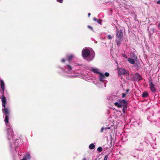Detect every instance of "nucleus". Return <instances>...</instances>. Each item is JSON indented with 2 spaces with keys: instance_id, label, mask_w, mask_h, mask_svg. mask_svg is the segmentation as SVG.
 Here are the masks:
<instances>
[{
  "instance_id": "nucleus-21",
  "label": "nucleus",
  "mask_w": 160,
  "mask_h": 160,
  "mask_svg": "<svg viewBox=\"0 0 160 160\" xmlns=\"http://www.w3.org/2000/svg\"><path fill=\"white\" fill-rule=\"evenodd\" d=\"M97 150L99 152H101L102 150V148L101 147H99L97 149Z\"/></svg>"
},
{
  "instance_id": "nucleus-37",
  "label": "nucleus",
  "mask_w": 160,
  "mask_h": 160,
  "mask_svg": "<svg viewBox=\"0 0 160 160\" xmlns=\"http://www.w3.org/2000/svg\"><path fill=\"white\" fill-rule=\"evenodd\" d=\"M26 160L25 159V158H23V159H22V160Z\"/></svg>"
},
{
  "instance_id": "nucleus-3",
  "label": "nucleus",
  "mask_w": 160,
  "mask_h": 160,
  "mask_svg": "<svg viewBox=\"0 0 160 160\" xmlns=\"http://www.w3.org/2000/svg\"><path fill=\"white\" fill-rule=\"evenodd\" d=\"M63 72V75L66 77L70 78H74L76 77L78 75H74L75 72L72 70L71 67L69 65H67L65 67V69Z\"/></svg>"
},
{
  "instance_id": "nucleus-27",
  "label": "nucleus",
  "mask_w": 160,
  "mask_h": 160,
  "mask_svg": "<svg viewBox=\"0 0 160 160\" xmlns=\"http://www.w3.org/2000/svg\"><path fill=\"white\" fill-rule=\"evenodd\" d=\"M56 0L57 2H58L61 3H62L63 2V0Z\"/></svg>"
},
{
  "instance_id": "nucleus-23",
  "label": "nucleus",
  "mask_w": 160,
  "mask_h": 160,
  "mask_svg": "<svg viewBox=\"0 0 160 160\" xmlns=\"http://www.w3.org/2000/svg\"><path fill=\"white\" fill-rule=\"evenodd\" d=\"M104 75L106 77H108L109 75V74L108 72H105L104 74Z\"/></svg>"
},
{
  "instance_id": "nucleus-30",
  "label": "nucleus",
  "mask_w": 160,
  "mask_h": 160,
  "mask_svg": "<svg viewBox=\"0 0 160 160\" xmlns=\"http://www.w3.org/2000/svg\"><path fill=\"white\" fill-rule=\"evenodd\" d=\"M157 3L158 4H160V0L157 1Z\"/></svg>"
},
{
  "instance_id": "nucleus-8",
  "label": "nucleus",
  "mask_w": 160,
  "mask_h": 160,
  "mask_svg": "<svg viewBox=\"0 0 160 160\" xmlns=\"http://www.w3.org/2000/svg\"><path fill=\"white\" fill-rule=\"evenodd\" d=\"M149 85L150 86V88L152 91L154 92L155 91L156 89L155 87V85L153 84V82L152 80L149 81Z\"/></svg>"
},
{
  "instance_id": "nucleus-29",
  "label": "nucleus",
  "mask_w": 160,
  "mask_h": 160,
  "mask_svg": "<svg viewBox=\"0 0 160 160\" xmlns=\"http://www.w3.org/2000/svg\"><path fill=\"white\" fill-rule=\"evenodd\" d=\"M104 130V128L103 127H102L101 130V132H103V130Z\"/></svg>"
},
{
  "instance_id": "nucleus-38",
  "label": "nucleus",
  "mask_w": 160,
  "mask_h": 160,
  "mask_svg": "<svg viewBox=\"0 0 160 160\" xmlns=\"http://www.w3.org/2000/svg\"><path fill=\"white\" fill-rule=\"evenodd\" d=\"M82 160H86V158H84L82 159Z\"/></svg>"
},
{
  "instance_id": "nucleus-36",
  "label": "nucleus",
  "mask_w": 160,
  "mask_h": 160,
  "mask_svg": "<svg viewBox=\"0 0 160 160\" xmlns=\"http://www.w3.org/2000/svg\"><path fill=\"white\" fill-rule=\"evenodd\" d=\"M107 129H110V127H107Z\"/></svg>"
},
{
  "instance_id": "nucleus-10",
  "label": "nucleus",
  "mask_w": 160,
  "mask_h": 160,
  "mask_svg": "<svg viewBox=\"0 0 160 160\" xmlns=\"http://www.w3.org/2000/svg\"><path fill=\"white\" fill-rule=\"evenodd\" d=\"M118 101L119 102V103L120 106L121 107L122 106L127 105V102L124 99H118Z\"/></svg>"
},
{
  "instance_id": "nucleus-19",
  "label": "nucleus",
  "mask_w": 160,
  "mask_h": 160,
  "mask_svg": "<svg viewBox=\"0 0 160 160\" xmlns=\"http://www.w3.org/2000/svg\"><path fill=\"white\" fill-rule=\"evenodd\" d=\"M95 147V145L93 143H91L89 145V148L90 149H93Z\"/></svg>"
},
{
  "instance_id": "nucleus-15",
  "label": "nucleus",
  "mask_w": 160,
  "mask_h": 160,
  "mask_svg": "<svg viewBox=\"0 0 160 160\" xmlns=\"http://www.w3.org/2000/svg\"><path fill=\"white\" fill-rule=\"evenodd\" d=\"M112 102L115 106L119 108L121 107L120 106L121 105L119 103V102L118 101V100H117V102H114L113 101Z\"/></svg>"
},
{
  "instance_id": "nucleus-13",
  "label": "nucleus",
  "mask_w": 160,
  "mask_h": 160,
  "mask_svg": "<svg viewBox=\"0 0 160 160\" xmlns=\"http://www.w3.org/2000/svg\"><path fill=\"white\" fill-rule=\"evenodd\" d=\"M136 60L133 59L132 58H128V61L132 64H133L135 63V61Z\"/></svg>"
},
{
  "instance_id": "nucleus-28",
  "label": "nucleus",
  "mask_w": 160,
  "mask_h": 160,
  "mask_svg": "<svg viewBox=\"0 0 160 160\" xmlns=\"http://www.w3.org/2000/svg\"><path fill=\"white\" fill-rule=\"evenodd\" d=\"M88 28H90V29H91V30H93L92 28V27H91V26H88Z\"/></svg>"
},
{
  "instance_id": "nucleus-18",
  "label": "nucleus",
  "mask_w": 160,
  "mask_h": 160,
  "mask_svg": "<svg viewBox=\"0 0 160 160\" xmlns=\"http://www.w3.org/2000/svg\"><path fill=\"white\" fill-rule=\"evenodd\" d=\"M148 94L147 92H144L142 94V97L143 98H146L148 96Z\"/></svg>"
},
{
  "instance_id": "nucleus-31",
  "label": "nucleus",
  "mask_w": 160,
  "mask_h": 160,
  "mask_svg": "<svg viewBox=\"0 0 160 160\" xmlns=\"http://www.w3.org/2000/svg\"><path fill=\"white\" fill-rule=\"evenodd\" d=\"M65 59H62V62H65Z\"/></svg>"
},
{
  "instance_id": "nucleus-7",
  "label": "nucleus",
  "mask_w": 160,
  "mask_h": 160,
  "mask_svg": "<svg viewBox=\"0 0 160 160\" xmlns=\"http://www.w3.org/2000/svg\"><path fill=\"white\" fill-rule=\"evenodd\" d=\"M134 80L136 81H139L142 79L141 76L138 73H136L135 74L134 76Z\"/></svg>"
},
{
  "instance_id": "nucleus-6",
  "label": "nucleus",
  "mask_w": 160,
  "mask_h": 160,
  "mask_svg": "<svg viewBox=\"0 0 160 160\" xmlns=\"http://www.w3.org/2000/svg\"><path fill=\"white\" fill-rule=\"evenodd\" d=\"M118 74L119 75H127L129 74V72L125 69L120 68L118 70Z\"/></svg>"
},
{
  "instance_id": "nucleus-11",
  "label": "nucleus",
  "mask_w": 160,
  "mask_h": 160,
  "mask_svg": "<svg viewBox=\"0 0 160 160\" xmlns=\"http://www.w3.org/2000/svg\"><path fill=\"white\" fill-rule=\"evenodd\" d=\"M23 158L26 160H30L31 158V156L29 152H27L24 155Z\"/></svg>"
},
{
  "instance_id": "nucleus-32",
  "label": "nucleus",
  "mask_w": 160,
  "mask_h": 160,
  "mask_svg": "<svg viewBox=\"0 0 160 160\" xmlns=\"http://www.w3.org/2000/svg\"><path fill=\"white\" fill-rule=\"evenodd\" d=\"M112 98H117V97L114 96H113V97H112Z\"/></svg>"
},
{
  "instance_id": "nucleus-5",
  "label": "nucleus",
  "mask_w": 160,
  "mask_h": 160,
  "mask_svg": "<svg viewBox=\"0 0 160 160\" xmlns=\"http://www.w3.org/2000/svg\"><path fill=\"white\" fill-rule=\"evenodd\" d=\"M117 39L116 42L118 45H119L121 44L123 38V32L121 30H120L117 32L116 33Z\"/></svg>"
},
{
  "instance_id": "nucleus-33",
  "label": "nucleus",
  "mask_w": 160,
  "mask_h": 160,
  "mask_svg": "<svg viewBox=\"0 0 160 160\" xmlns=\"http://www.w3.org/2000/svg\"><path fill=\"white\" fill-rule=\"evenodd\" d=\"M90 15H91L90 13H88V17H90Z\"/></svg>"
},
{
  "instance_id": "nucleus-22",
  "label": "nucleus",
  "mask_w": 160,
  "mask_h": 160,
  "mask_svg": "<svg viewBox=\"0 0 160 160\" xmlns=\"http://www.w3.org/2000/svg\"><path fill=\"white\" fill-rule=\"evenodd\" d=\"M122 55L123 57H124L125 58L128 59V58L127 56L125 55V54L124 53H123L122 54Z\"/></svg>"
},
{
  "instance_id": "nucleus-34",
  "label": "nucleus",
  "mask_w": 160,
  "mask_h": 160,
  "mask_svg": "<svg viewBox=\"0 0 160 160\" xmlns=\"http://www.w3.org/2000/svg\"><path fill=\"white\" fill-rule=\"evenodd\" d=\"M129 91V89H127V90H126V92H128Z\"/></svg>"
},
{
  "instance_id": "nucleus-12",
  "label": "nucleus",
  "mask_w": 160,
  "mask_h": 160,
  "mask_svg": "<svg viewBox=\"0 0 160 160\" xmlns=\"http://www.w3.org/2000/svg\"><path fill=\"white\" fill-rule=\"evenodd\" d=\"M99 80L103 82L105 78V76L101 73H99Z\"/></svg>"
},
{
  "instance_id": "nucleus-35",
  "label": "nucleus",
  "mask_w": 160,
  "mask_h": 160,
  "mask_svg": "<svg viewBox=\"0 0 160 160\" xmlns=\"http://www.w3.org/2000/svg\"><path fill=\"white\" fill-rule=\"evenodd\" d=\"M104 129L105 130H106L108 129L107 127L104 128Z\"/></svg>"
},
{
  "instance_id": "nucleus-39",
  "label": "nucleus",
  "mask_w": 160,
  "mask_h": 160,
  "mask_svg": "<svg viewBox=\"0 0 160 160\" xmlns=\"http://www.w3.org/2000/svg\"><path fill=\"white\" fill-rule=\"evenodd\" d=\"M159 26L160 27V23H159Z\"/></svg>"
},
{
  "instance_id": "nucleus-26",
  "label": "nucleus",
  "mask_w": 160,
  "mask_h": 160,
  "mask_svg": "<svg viewBox=\"0 0 160 160\" xmlns=\"http://www.w3.org/2000/svg\"><path fill=\"white\" fill-rule=\"evenodd\" d=\"M108 158V156L107 155H106L105 156L104 158V160H107Z\"/></svg>"
},
{
  "instance_id": "nucleus-4",
  "label": "nucleus",
  "mask_w": 160,
  "mask_h": 160,
  "mask_svg": "<svg viewBox=\"0 0 160 160\" xmlns=\"http://www.w3.org/2000/svg\"><path fill=\"white\" fill-rule=\"evenodd\" d=\"M0 85L2 89V91L0 90V98H1L2 106L5 108L6 102V98L3 95L5 90V83L4 81L1 79L0 81Z\"/></svg>"
},
{
  "instance_id": "nucleus-1",
  "label": "nucleus",
  "mask_w": 160,
  "mask_h": 160,
  "mask_svg": "<svg viewBox=\"0 0 160 160\" xmlns=\"http://www.w3.org/2000/svg\"><path fill=\"white\" fill-rule=\"evenodd\" d=\"M2 111L5 115V121L6 122L5 124L7 128V137L10 141V148L12 151L14 150L17 151H18L17 148L19 145L18 142H17L18 139H14L15 137L13 134V130L8 122L9 110L8 108H6L2 109Z\"/></svg>"
},
{
  "instance_id": "nucleus-24",
  "label": "nucleus",
  "mask_w": 160,
  "mask_h": 160,
  "mask_svg": "<svg viewBox=\"0 0 160 160\" xmlns=\"http://www.w3.org/2000/svg\"><path fill=\"white\" fill-rule=\"evenodd\" d=\"M108 39H112V37H111V35H108Z\"/></svg>"
},
{
  "instance_id": "nucleus-16",
  "label": "nucleus",
  "mask_w": 160,
  "mask_h": 160,
  "mask_svg": "<svg viewBox=\"0 0 160 160\" xmlns=\"http://www.w3.org/2000/svg\"><path fill=\"white\" fill-rule=\"evenodd\" d=\"M130 57L131 58H132L135 60H137V57L136 55L133 53H131L130 54Z\"/></svg>"
},
{
  "instance_id": "nucleus-17",
  "label": "nucleus",
  "mask_w": 160,
  "mask_h": 160,
  "mask_svg": "<svg viewBox=\"0 0 160 160\" xmlns=\"http://www.w3.org/2000/svg\"><path fill=\"white\" fill-rule=\"evenodd\" d=\"M93 20L95 21H96L97 22L100 24H101V22L102 20L101 19H97L96 18H93Z\"/></svg>"
},
{
  "instance_id": "nucleus-9",
  "label": "nucleus",
  "mask_w": 160,
  "mask_h": 160,
  "mask_svg": "<svg viewBox=\"0 0 160 160\" xmlns=\"http://www.w3.org/2000/svg\"><path fill=\"white\" fill-rule=\"evenodd\" d=\"M90 70L96 74H99V73H100V72H99L100 70L95 68H91Z\"/></svg>"
},
{
  "instance_id": "nucleus-2",
  "label": "nucleus",
  "mask_w": 160,
  "mask_h": 160,
  "mask_svg": "<svg viewBox=\"0 0 160 160\" xmlns=\"http://www.w3.org/2000/svg\"><path fill=\"white\" fill-rule=\"evenodd\" d=\"M82 56L84 59L90 61L94 58L95 53L91 49L85 48L82 50Z\"/></svg>"
},
{
  "instance_id": "nucleus-25",
  "label": "nucleus",
  "mask_w": 160,
  "mask_h": 160,
  "mask_svg": "<svg viewBox=\"0 0 160 160\" xmlns=\"http://www.w3.org/2000/svg\"><path fill=\"white\" fill-rule=\"evenodd\" d=\"M122 97L123 98H124L125 97V96L126 95V94L125 93H122Z\"/></svg>"
},
{
  "instance_id": "nucleus-20",
  "label": "nucleus",
  "mask_w": 160,
  "mask_h": 160,
  "mask_svg": "<svg viewBox=\"0 0 160 160\" xmlns=\"http://www.w3.org/2000/svg\"><path fill=\"white\" fill-rule=\"evenodd\" d=\"M123 106L122 111L124 113H125V111L127 108V105H124Z\"/></svg>"
},
{
  "instance_id": "nucleus-14",
  "label": "nucleus",
  "mask_w": 160,
  "mask_h": 160,
  "mask_svg": "<svg viewBox=\"0 0 160 160\" xmlns=\"http://www.w3.org/2000/svg\"><path fill=\"white\" fill-rule=\"evenodd\" d=\"M74 57V56L72 54L69 55L68 56H67V60L68 61H70Z\"/></svg>"
}]
</instances>
